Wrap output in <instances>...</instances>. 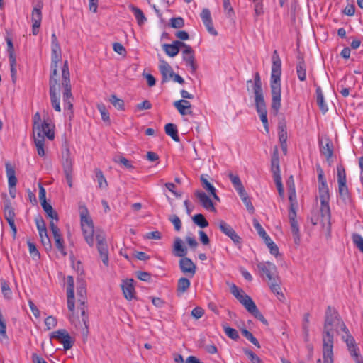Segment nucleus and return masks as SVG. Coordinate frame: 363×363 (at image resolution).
I'll return each instance as SVG.
<instances>
[{
  "mask_svg": "<svg viewBox=\"0 0 363 363\" xmlns=\"http://www.w3.org/2000/svg\"><path fill=\"white\" fill-rule=\"evenodd\" d=\"M347 333L344 322L341 320L337 311L328 306L325 315V322L322 332V352L323 363H334V333L338 330Z\"/></svg>",
  "mask_w": 363,
  "mask_h": 363,
  "instance_id": "nucleus-1",
  "label": "nucleus"
},
{
  "mask_svg": "<svg viewBox=\"0 0 363 363\" xmlns=\"http://www.w3.org/2000/svg\"><path fill=\"white\" fill-rule=\"evenodd\" d=\"M81 227L84 239L90 247L94 246V240H96L100 257L103 263L107 266L108 264V249L105 235L103 233H96L94 236L93 222L87 211L86 213H81Z\"/></svg>",
  "mask_w": 363,
  "mask_h": 363,
  "instance_id": "nucleus-2",
  "label": "nucleus"
},
{
  "mask_svg": "<svg viewBox=\"0 0 363 363\" xmlns=\"http://www.w3.org/2000/svg\"><path fill=\"white\" fill-rule=\"evenodd\" d=\"M281 60L277 50H274L272 55V72L270 78V88L272 94V111L277 115L281 107Z\"/></svg>",
  "mask_w": 363,
  "mask_h": 363,
  "instance_id": "nucleus-3",
  "label": "nucleus"
},
{
  "mask_svg": "<svg viewBox=\"0 0 363 363\" xmlns=\"http://www.w3.org/2000/svg\"><path fill=\"white\" fill-rule=\"evenodd\" d=\"M253 92L255 94L256 110L259 115L264 130L268 133L269 123L267 119V111L262 89L261 77L259 72H255L254 75Z\"/></svg>",
  "mask_w": 363,
  "mask_h": 363,
  "instance_id": "nucleus-4",
  "label": "nucleus"
},
{
  "mask_svg": "<svg viewBox=\"0 0 363 363\" xmlns=\"http://www.w3.org/2000/svg\"><path fill=\"white\" fill-rule=\"evenodd\" d=\"M319 198L320 201V216L321 223L323 227H326L328 230H330V208L329 206L330 194L329 189H318Z\"/></svg>",
  "mask_w": 363,
  "mask_h": 363,
  "instance_id": "nucleus-5",
  "label": "nucleus"
},
{
  "mask_svg": "<svg viewBox=\"0 0 363 363\" xmlns=\"http://www.w3.org/2000/svg\"><path fill=\"white\" fill-rule=\"evenodd\" d=\"M62 86L64 88L62 93L64 107L66 109L72 110V94L71 92L70 74L69 71L68 62H64L62 70Z\"/></svg>",
  "mask_w": 363,
  "mask_h": 363,
  "instance_id": "nucleus-6",
  "label": "nucleus"
},
{
  "mask_svg": "<svg viewBox=\"0 0 363 363\" xmlns=\"http://www.w3.org/2000/svg\"><path fill=\"white\" fill-rule=\"evenodd\" d=\"M50 338L55 339L62 344L65 350L71 349L74 343V338L72 337L65 329H60L51 333Z\"/></svg>",
  "mask_w": 363,
  "mask_h": 363,
  "instance_id": "nucleus-7",
  "label": "nucleus"
},
{
  "mask_svg": "<svg viewBox=\"0 0 363 363\" xmlns=\"http://www.w3.org/2000/svg\"><path fill=\"white\" fill-rule=\"evenodd\" d=\"M35 222L39 233L42 245L44 246L45 250H50L52 248L51 242L48 235L46 225L42 216L40 215L36 216L35 218Z\"/></svg>",
  "mask_w": 363,
  "mask_h": 363,
  "instance_id": "nucleus-8",
  "label": "nucleus"
},
{
  "mask_svg": "<svg viewBox=\"0 0 363 363\" xmlns=\"http://www.w3.org/2000/svg\"><path fill=\"white\" fill-rule=\"evenodd\" d=\"M296 206H293V205H290L289 210V219L290 222L291 230L292 233L294 242L295 245H299L301 242V236L298 222L296 219Z\"/></svg>",
  "mask_w": 363,
  "mask_h": 363,
  "instance_id": "nucleus-9",
  "label": "nucleus"
},
{
  "mask_svg": "<svg viewBox=\"0 0 363 363\" xmlns=\"http://www.w3.org/2000/svg\"><path fill=\"white\" fill-rule=\"evenodd\" d=\"M33 130V136H40L44 138L46 136L50 140L55 138L52 125L46 121H44L41 124L34 125Z\"/></svg>",
  "mask_w": 363,
  "mask_h": 363,
  "instance_id": "nucleus-10",
  "label": "nucleus"
},
{
  "mask_svg": "<svg viewBox=\"0 0 363 363\" xmlns=\"http://www.w3.org/2000/svg\"><path fill=\"white\" fill-rule=\"evenodd\" d=\"M50 100L51 104L54 109L57 111L60 112L61 108L60 104V94L58 90V84H57V79L53 76H50Z\"/></svg>",
  "mask_w": 363,
  "mask_h": 363,
  "instance_id": "nucleus-11",
  "label": "nucleus"
},
{
  "mask_svg": "<svg viewBox=\"0 0 363 363\" xmlns=\"http://www.w3.org/2000/svg\"><path fill=\"white\" fill-rule=\"evenodd\" d=\"M230 292L240 301V303L245 306L246 310L249 308H250V305H253L255 303L253 300L248 295L245 294L242 289H239L234 284L230 286Z\"/></svg>",
  "mask_w": 363,
  "mask_h": 363,
  "instance_id": "nucleus-12",
  "label": "nucleus"
},
{
  "mask_svg": "<svg viewBox=\"0 0 363 363\" xmlns=\"http://www.w3.org/2000/svg\"><path fill=\"white\" fill-rule=\"evenodd\" d=\"M182 57L183 60L186 63V65L190 67L191 72L192 73H194L197 69L194 51L190 45L186 43L185 46L183 47Z\"/></svg>",
  "mask_w": 363,
  "mask_h": 363,
  "instance_id": "nucleus-13",
  "label": "nucleus"
},
{
  "mask_svg": "<svg viewBox=\"0 0 363 363\" xmlns=\"http://www.w3.org/2000/svg\"><path fill=\"white\" fill-rule=\"evenodd\" d=\"M220 230L226 236L230 238L232 241L235 244H240L242 242L241 238L236 233L234 229L225 221L220 220L218 223Z\"/></svg>",
  "mask_w": 363,
  "mask_h": 363,
  "instance_id": "nucleus-14",
  "label": "nucleus"
},
{
  "mask_svg": "<svg viewBox=\"0 0 363 363\" xmlns=\"http://www.w3.org/2000/svg\"><path fill=\"white\" fill-rule=\"evenodd\" d=\"M257 268L262 275H265L268 281L273 280L276 277L277 267L270 262H261L257 264Z\"/></svg>",
  "mask_w": 363,
  "mask_h": 363,
  "instance_id": "nucleus-15",
  "label": "nucleus"
},
{
  "mask_svg": "<svg viewBox=\"0 0 363 363\" xmlns=\"http://www.w3.org/2000/svg\"><path fill=\"white\" fill-rule=\"evenodd\" d=\"M50 228L53 235L56 247L63 255H66L67 252H65V247H64V240L62 238V235L60 234V230L59 228L57 227V223L53 222V220H50Z\"/></svg>",
  "mask_w": 363,
  "mask_h": 363,
  "instance_id": "nucleus-16",
  "label": "nucleus"
},
{
  "mask_svg": "<svg viewBox=\"0 0 363 363\" xmlns=\"http://www.w3.org/2000/svg\"><path fill=\"white\" fill-rule=\"evenodd\" d=\"M179 265L182 272L189 277H193L196 273V267L190 258H181Z\"/></svg>",
  "mask_w": 363,
  "mask_h": 363,
  "instance_id": "nucleus-17",
  "label": "nucleus"
},
{
  "mask_svg": "<svg viewBox=\"0 0 363 363\" xmlns=\"http://www.w3.org/2000/svg\"><path fill=\"white\" fill-rule=\"evenodd\" d=\"M185 46V43L180 40H174L171 44H164L162 48L165 53L171 57H174L178 55L180 48H183Z\"/></svg>",
  "mask_w": 363,
  "mask_h": 363,
  "instance_id": "nucleus-18",
  "label": "nucleus"
},
{
  "mask_svg": "<svg viewBox=\"0 0 363 363\" xmlns=\"http://www.w3.org/2000/svg\"><path fill=\"white\" fill-rule=\"evenodd\" d=\"M195 196L199 200L200 204L207 211L215 212L216 208L211 198L204 192L201 191H196Z\"/></svg>",
  "mask_w": 363,
  "mask_h": 363,
  "instance_id": "nucleus-19",
  "label": "nucleus"
},
{
  "mask_svg": "<svg viewBox=\"0 0 363 363\" xmlns=\"http://www.w3.org/2000/svg\"><path fill=\"white\" fill-rule=\"evenodd\" d=\"M201 18L208 33L216 36L218 33L213 28L211 12L208 9H203L202 10L201 13Z\"/></svg>",
  "mask_w": 363,
  "mask_h": 363,
  "instance_id": "nucleus-20",
  "label": "nucleus"
},
{
  "mask_svg": "<svg viewBox=\"0 0 363 363\" xmlns=\"http://www.w3.org/2000/svg\"><path fill=\"white\" fill-rule=\"evenodd\" d=\"M67 308L69 311L71 312H74V279L72 276L67 277Z\"/></svg>",
  "mask_w": 363,
  "mask_h": 363,
  "instance_id": "nucleus-21",
  "label": "nucleus"
},
{
  "mask_svg": "<svg viewBox=\"0 0 363 363\" xmlns=\"http://www.w3.org/2000/svg\"><path fill=\"white\" fill-rule=\"evenodd\" d=\"M297 62L296 66V74L298 79L301 82L306 80V69L307 66L301 54H298L296 57Z\"/></svg>",
  "mask_w": 363,
  "mask_h": 363,
  "instance_id": "nucleus-22",
  "label": "nucleus"
},
{
  "mask_svg": "<svg viewBox=\"0 0 363 363\" xmlns=\"http://www.w3.org/2000/svg\"><path fill=\"white\" fill-rule=\"evenodd\" d=\"M271 172L273 174V177L278 178L281 177V171L279 167V157L277 147H275L272 158H271Z\"/></svg>",
  "mask_w": 363,
  "mask_h": 363,
  "instance_id": "nucleus-23",
  "label": "nucleus"
},
{
  "mask_svg": "<svg viewBox=\"0 0 363 363\" xmlns=\"http://www.w3.org/2000/svg\"><path fill=\"white\" fill-rule=\"evenodd\" d=\"M173 105L181 115H192L191 104L189 101L181 99L174 101Z\"/></svg>",
  "mask_w": 363,
  "mask_h": 363,
  "instance_id": "nucleus-24",
  "label": "nucleus"
},
{
  "mask_svg": "<svg viewBox=\"0 0 363 363\" xmlns=\"http://www.w3.org/2000/svg\"><path fill=\"white\" fill-rule=\"evenodd\" d=\"M63 171L67 180H73L72 160L70 157L69 151L66 150V155L62 163Z\"/></svg>",
  "mask_w": 363,
  "mask_h": 363,
  "instance_id": "nucleus-25",
  "label": "nucleus"
},
{
  "mask_svg": "<svg viewBox=\"0 0 363 363\" xmlns=\"http://www.w3.org/2000/svg\"><path fill=\"white\" fill-rule=\"evenodd\" d=\"M188 253L187 248L184 245L182 240L177 237L174 239L173 245V254L175 257L184 258Z\"/></svg>",
  "mask_w": 363,
  "mask_h": 363,
  "instance_id": "nucleus-26",
  "label": "nucleus"
},
{
  "mask_svg": "<svg viewBox=\"0 0 363 363\" xmlns=\"http://www.w3.org/2000/svg\"><path fill=\"white\" fill-rule=\"evenodd\" d=\"M122 291L125 298L129 301L135 298V288L133 279H126L121 284Z\"/></svg>",
  "mask_w": 363,
  "mask_h": 363,
  "instance_id": "nucleus-27",
  "label": "nucleus"
},
{
  "mask_svg": "<svg viewBox=\"0 0 363 363\" xmlns=\"http://www.w3.org/2000/svg\"><path fill=\"white\" fill-rule=\"evenodd\" d=\"M52 54H51V69L52 73L50 76H53L55 77L57 75V63L61 61L62 59V52L61 48H51Z\"/></svg>",
  "mask_w": 363,
  "mask_h": 363,
  "instance_id": "nucleus-28",
  "label": "nucleus"
},
{
  "mask_svg": "<svg viewBox=\"0 0 363 363\" xmlns=\"http://www.w3.org/2000/svg\"><path fill=\"white\" fill-rule=\"evenodd\" d=\"M5 167L6 175L8 177L9 187V189L14 188L17 184L15 169L9 162H6Z\"/></svg>",
  "mask_w": 363,
  "mask_h": 363,
  "instance_id": "nucleus-29",
  "label": "nucleus"
},
{
  "mask_svg": "<svg viewBox=\"0 0 363 363\" xmlns=\"http://www.w3.org/2000/svg\"><path fill=\"white\" fill-rule=\"evenodd\" d=\"M160 70L163 77V81H167L174 76V72L172 67L164 60L160 61Z\"/></svg>",
  "mask_w": 363,
  "mask_h": 363,
  "instance_id": "nucleus-30",
  "label": "nucleus"
},
{
  "mask_svg": "<svg viewBox=\"0 0 363 363\" xmlns=\"http://www.w3.org/2000/svg\"><path fill=\"white\" fill-rule=\"evenodd\" d=\"M203 188L207 191L213 198L216 201H220L219 197L216 194V188L207 180L204 175H201L200 178Z\"/></svg>",
  "mask_w": 363,
  "mask_h": 363,
  "instance_id": "nucleus-31",
  "label": "nucleus"
},
{
  "mask_svg": "<svg viewBox=\"0 0 363 363\" xmlns=\"http://www.w3.org/2000/svg\"><path fill=\"white\" fill-rule=\"evenodd\" d=\"M43 4L42 1L40 0L38 1V4L33 7V9L32 11V14H31L32 23L41 24V21H42L41 9L43 8Z\"/></svg>",
  "mask_w": 363,
  "mask_h": 363,
  "instance_id": "nucleus-32",
  "label": "nucleus"
},
{
  "mask_svg": "<svg viewBox=\"0 0 363 363\" xmlns=\"http://www.w3.org/2000/svg\"><path fill=\"white\" fill-rule=\"evenodd\" d=\"M128 8L134 14L137 23L139 26H142L146 22L147 18L140 9L132 4L129 5Z\"/></svg>",
  "mask_w": 363,
  "mask_h": 363,
  "instance_id": "nucleus-33",
  "label": "nucleus"
},
{
  "mask_svg": "<svg viewBox=\"0 0 363 363\" xmlns=\"http://www.w3.org/2000/svg\"><path fill=\"white\" fill-rule=\"evenodd\" d=\"M42 207L45 212L47 216L53 220L55 223H57L59 218L57 212L53 209L52 206L44 201L42 203Z\"/></svg>",
  "mask_w": 363,
  "mask_h": 363,
  "instance_id": "nucleus-34",
  "label": "nucleus"
},
{
  "mask_svg": "<svg viewBox=\"0 0 363 363\" xmlns=\"http://www.w3.org/2000/svg\"><path fill=\"white\" fill-rule=\"evenodd\" d=\"M164 130L166 134L170 136L174 141H179L178 130L176 125L173 123H167L165 125Z\"/></svg>",
  "mask_w": 363,
  "mask_h": 363,
  "instance_id": "nucleus-35",
  "label": "nucleus"
},
{
  "mask_svg": "<svg viewBox=\"0 0 363 363\" xmlns=\"http://www.w3.org/2000/svg\"><path fill=\"white\" fill-rule=\"evenodd\" d=\"M238 193L240 199H242V202L245 205L247 211L252 213L255 211V208L245 189L238 191Z\"/></svg>",
  "mask_w": 363,
  "mask_h": 363,
  "instance_id": "nucleus-36",
  "label": "nucleus"
},
{
  "mask_svg": "<svg viewBox=\"0 0 363 363\" xmlns=\"http://www.w3.org/2000/svg\"><path fill=\"white\" fill-rule=\"evenodd\" d=\"M250 308H249L247 311L250 313L255 318L260 320L265 325H268V322L266 318L263 316V315L259 312L255 303L253 305H250Z\"/></svg>",
  "mask_w": 363,
  "mask_h": 363,
  "instance_id": "nucleus-37",
  "label": "nucleus"
},
{
  "mask_svg": "<svg viewBox=\"0 0 363 363\" xmlns=\"http://www.w3.org/2000/svg\"><path fill=\"white\" fill-rule=\"evenodd\" d=\"M86 294V284L84 281H80L77 286V296L79 297L78 302L82 306H84V303H85Z\"/></svg>",
  "mask_w": 363,
  "mask_h": 363,
  "instance_id": "nucleus-38",
  "label": "nucleus"
},
{
  "mask_svg": "<svg viewBox=\"0 0 363 363\" xmlns=\"http://www.w3.org/2000/svg\"><path fill=\"white\" fill-rule=\"evenodd\" d=\"M316 95H317V104L322 111L323 113H325L328 111V106L324 101V96L322 92L320 87H318L316 89Z\"/></svg>",
  "mask_w": 363,
  "mask_h": 363,
  "instance_id": "nucleus-39",
  "label": "nucleus"
},
{
  "mask_svg": "<svg viewBox=\"0 0 363 363\" xmlns=\"http://www.w3.org/2000/svg\"><path fill=\"white\" fill-rule=\"evenodd\" d=\"M94 172L97 179L99 188L106 189L108 187V182L104 177L102 171L99 169H96Z\"/></svg>",
  "mask_w": 363,
  "mask_h": 363,
  "instance_id": "nucleus-40",
  "label": "nucleus"
},
{
  "mask_svg": "<svg viewBox=\"0 0 363 363\" xmlns=\"http://www.w3.org/2000/svg\"><path fill=\"white\" fill-rule=\"evenodd\" d=\"M33 138L38 155L40 157L45 156V138L40 136H33Z\"/></svg>",
  "mask_w": 363,
  "mask_h": 363,
  "instance_id": "nucleus-41",
  "label": "nucleus"
},
{
  "mask_svg": "<svg viewBox=\"0 0 363 363\" xmlns=\"http://www.w3.org/2000/svg\"><path fill=\"white\" fill-rule=\"evenodd\" d=\"M338 191H339L340 198L345 202L350 201V196L348 187L347 186V183L338 184Z\"/></svg>",
  "mask_w": 363,
  "mask_h": 363,
  "instance_id": "nucleus-42",
  "label": "nucleus"
},
{
  "mask_svg": "<svg viewBox=\"0 0 363 363\" xmlns=\"http://www.w3.org/2000/svg\"><path fill=\"white\" fill-rule=\"evenodd\" d=\"M109 101L111 104L118 110L124 111L125 110V104L124 101L121 99H119L115 94H112L110 96Z\"/></svg>",
  "mask_w": 363,
  "mask_h": 363,
  "instance_id": "nucleus-43",
  "label": "nucleus"
},
{
  "mask_svg": "<svg viewBox=\"0 0 363 363\" xmlns=\"http://www.w3.org/2000/svg\"><path fill=\"white\" fill-rule=\"evenodd\" d=\"M1 289L3 296L6 299H10L12 296V291L9 286L8 281L4 279H1L0 281Z\"/></svg>",
  "mask_w": 363,
  "mask_h": 363,
  "instance_id": "nucleus-44",
  "label": "nucleus"
},
{
  "mask_svg": "<svg viewBox=\"0 0 363 363\" xmlns=\"http://www.w3.org/2000/svg\"><path fill=\"white\" fill-rule=\"evenodd\" d=\"M228 177L230 179L234 188L236 189L237 191H239L245 189L238 175H235L233 173L230 172L228 174Z\"/></svg>",
  "mask_w": 363,
  "mask_h": 363,
  "instance_id": "nucleus-45",
  "label": "nucleus"
},
{
  "mask_svg": "<svg viewBox=\"0 0 363 363\" xmlns=\"http://www.w3.org/2000/svg\"><path fill=\"white\" fill-rule=\"evenodd\" d=\"M268 283L271 291L274 294H276L277 296L284 297V294L280 291L281 288L279 286V281L278 280V279L275 278L273 280L268 281Z\"/></svg>",
  "mask_w": 363,
  "mask_h": 363,
  "instance_id": "nucleus-46",
  "label": "nucleus"
},
{
  "mask_svg": "<svg viewBox=\"0 0 363 363\" xmlns=\"http://www.w3.org/2000/svg\"><path fill=\"white\" fill-rule=\"evenodd\" d=\"M190 281L186 277H182L178 280L177 291L182 293L185 292L190 286Z\"/></svg>",
  "mask_w": 363,
  "mask_h": 363,
  "instance_id": "nucleus-47",
  "label": "nucleus"
},
{
  "mask_svg": "<svg viewBox=\"0 0 363 363\" xmlns=\"http://www.w3.org/2000/svg\"><path fill=\"white\" fill-rule=\"evenodd\" d=\"M193 220L195 224H196L197 225L202 228H206L208 225V222L206 220L204 216L201 213L196 214L193 217Z\"/></svg>",
  "mask_w": 363,
  "mask_h": 363,
  "instance_id": "nucleus-48",
  "label": "nucleus"
},
{
  "mask_svg": "<svg viewBox=\"0 0 363 363\" xmlns=\"http://www.w3.org/2000/svg\"><path fill=\"white\" fill-rule=\"evenodd\" d=\"M320 152L328 160L333 156V145L330 143H327L325 145H321Z\"/></svg>",
  "mask_w": 363,
  "mask_h": 363,
  "instance_id": "nucleus-49",
  "label": "nucleus"
},
{
  "mask_svg": "<svg viewBox=\"0 0 363 363\" xmlns=\"http://www.w3.org/2000/svg\"><path fill=\"white\" fill-rule=\"evenodd\" d=\"M97 108L101 113V118L104 122L110 123V116L106 106L104 104H97Z\"/></svg>",
  "mask_w": 363,
  "mask_h": 363,
  "instance_id": "nucleus-50",
  "label": "nucleus"
},
{
  "mask_svg": "<svg viewBox=\"0 0 363 363\" xmlns=\"http://www.w3.org/2000/svg\"><path fill=\"white\" fill-rule=\"evenodd\" d=\"M352 240L354 245L363 253V238L354 233L352 235Z\"/></svg>",
  "mask_w": 363,
  "mask_h": 363,
  "instance_id": "nucleus-51",
  "label": "nucleus"
},
{
  "mask_svg": "<svg viewBox=\"0 0 363 363\" xmlns=\"http://www.w3.org/2000/svg\"><path fill=\"white\" fill-rule=\"evenodd\" d=\"M337 183H347L345 169L342 165L337 167Z\"/></svg>",
  "mask_w": 363,
  "mask_h": 363,
  "instance_id": "nucleus-52",
  "label": "nucleus"
},
{
  "mask_svg": "<svg viewBox=\"0 0 363 363\" xmlns=\"http://www.w3.org/2000/svg\"><path fill=\"white\" fill-rule=\"evenodd\" d=\"M223 9L226 16L232 18L235 16V12L233 6H231L230 0H223Z\"/></svg>",
  "mask_w": 363,
  "mask_h": 363,
  "instance_id": "nucleus-53",
  "label": "nucleus"
},
{
  "mask_svg": "<svg viewBox=\"0 0 363 363\" xmlns=\"http://www.w3.org/2000/svg\"><path fill=\"white\" fill-rule=\"evenodd\" d=\"M223 330L226 335L232 340H236L239 338L238 332L235 329L228 325H223Z\"/></svg>",
  "mask_w": 363,
  "mask_h": 363,
  "instance_id": "nucleus-54",
  "label": "nucleus"
},
{
  "mask_svg": "<svg viewBox=\"0 0 363 363\" xmlns=\"http://www.w3.org/2000/svg\"><path fill=\"white\" fill-rule=\"evenodd\" d=\"M254 4V12L255 17L259 16L263 14V3L262 0H252Z\"/></svg>",
  "mask_w": 363,
  "mask_h": 363,
  "instance_id": "nucleus-55",
  "label": "nucleus"
},
{
  "mask_svg": "<svg viewBox=\"0 0 363 363\" xmlns=\"http://www.w3.org/2000/svg\"><path fill=\"white\" fill-rule=\"evenodd\" d=\"M348 350L350 352L351 357L354 359L356 363H363V359L362 357L359 355V350L357 347V345L353 347L348 348Z\"/></svg>",
  "mask_w": 363,
  "mask_h": 363,
  "instance_id": "nucleus-56",
  "label": "nucleus"
},
{
  "mask_svg": "<svg viewBox=\"0 0 363 363\" xmlns=\"http://www.w3.org/2000/svg\"><path fill=\"white\" fill-rule=\"evenodd\" d=\"M242 334L246 339H247L249 341H250V342H252L254 345H255L258 347H260L258 340L253 336L252 333H250V331H248L246 329H244L242 330Z\"/></svg>",
  "mask_w": 363,
  "mask_h": 363,
  "instance_id": "nucleus-57",
  "label": "nucleus"
},
{
  "mask_svg": "<svg viewBox=\"0 0 363 363\" xmlns=\"http://www.w3.org/2000/svg\"><path fill=\"white\" fill-rule=\"evenodd\" d=\"M4 217L5 218H14L15 217V213L14 211L9 202H6L4 204Z\"/></svg>",
  "mask_w": 363,
  "mask_h": 363,
  "instance_id": "nucleus-58",
  "label": "nucleus"
},
{
  "mask_svg": "<svg viewBox=\"0 0 363 363\" xmlns=\"http://www.w3.org/2000/svg\"><path fill=\"white\" fill-rule=\"evenodd\" d=\"M170 25L174 28H181L184 26V21L181 17L172 18L170 20Z\"/></svg>",
  "mask_w": 363,
  "mask_h": 363,
  "instance_id": "nucleus-59",
  "label": "nucleus"
},
{
  "mask_svg": "<svg viewBox=\"0 0 363 363\" xmlns=\"http://www.w3.org/2000/svg\"><path fill=\"white\" fill-rule=\"evenodd\" d=\"M57 319L52 315L47 317L45 320V324L47 328V330H51L52 328H54L57 325Z\"/></svg>",
  "mask_w": 363,
  "mask_h": 363,
  "instance_id": "nucleus-60",
  "label": "nucleus"
},
{
  "mask_svg": "<svg viewBox=\"0 0 363 363\" xmlns=\"http://www.w3.org/2000/svg\"><path fill=\"white\" fill-rule=\"evenodd\" d=\"M169 220L174 225V229L179 231L182 228V221L177 215H172L169 218Z\"/></svg>",
  "mask_w": 363,
  "mask_h": 363,
  "instance_id": "nucleus-61",
  "label": "nucleus"
},
{
  "mask_svg": "<svg viewBox=\"0 0 363 363\" xmlns=\"http://www.w3.org/2000/svg\"><path fill=\"white\" fill-rule=\"evenodd\" d=\"M253 226L259 235L262 238L267 236V233L257 219H253Z\"/></svg>",
  "mask_w": 363,
  "mask_h": 363,
  "instance_id": "nucleus-62",
  "label": "nucleus"
},
{
  "mask_svg": "<svg viewBox=\"0 0 363 363\" xmlns=\"http://www.w3.org/2000/svg\"><path fill=\"white\" fill-rule=\"evenodd\" d=\"M152 108V104L148 100H145L141 103L136 105L135 108L137 111L149 110Z\"/></svg>",
  "mask_w": 363,
  "mask_h": 363,
  "instance_id": "nucleus-63",
  "label": "nucleus"
},
{
  "mask_svg": "<svg viewBox=\"0 0 363 363\" xmlns=\"http://www.w3.org/2000/svg\"><path fill=\"white\" fill-rule=\"evenodd\" d=\"M245 354L249 357L252 363H261L262 361L260 358L252 351L246 350Z\"/></svg>",
  "mask_w": 363,
  "mask_h": 363,
  "instance_id": "nucleus-64",
  "label": "nucleus"
}]
</instances>
